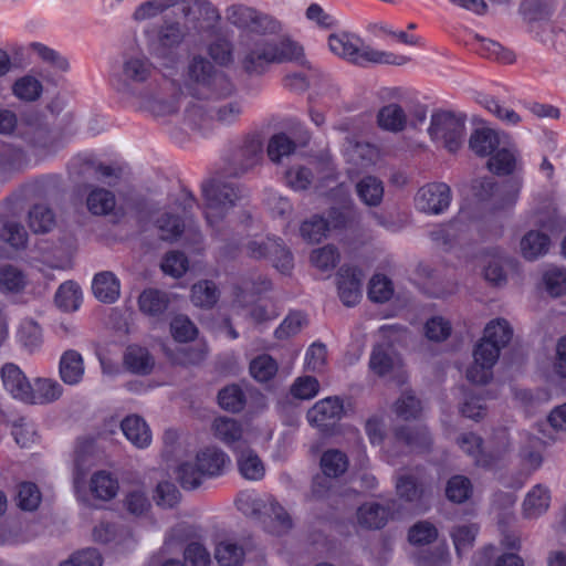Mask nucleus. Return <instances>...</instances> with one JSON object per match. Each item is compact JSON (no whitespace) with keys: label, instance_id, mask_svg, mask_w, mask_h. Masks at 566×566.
I'll list each match as a JSON object with an SVG mask.
<instances>
[{"label":"nucleus","instance_id":"f257e3e1","mask_svg":"<svg viewBox=\"0 0 566 566\" xmlns=\"http://www.w3.org/2000/svg\"><path fill=\"white\" fill-rule=\"evenodd\" d=\"M205 199L203 213L214 237L222 243L220 249L230 255L237 249L238 240L230 229L227 217L237 202L244 197V191L234 182H226L213 178L202 184Z\"/></svg>","mask_w":566,"mask_h":566},{"label":"nucleus","instance_id":"f03ea898","mask_svg":"<svg viewBox=\"0 0 566 566\" xmlns=\"http://www.w3.org/2000/svg\"><path fill=\"white\" fill-rule=\"evenodd\" d=\"M298 62L305 65L303 48L292 39L250 38L241 43L239 64L250 76L264 74L272 64Z\"/></svg>","mask_w":566,"mask_h":566},{"label":"nucleus","instance_id":"7ed1b4c3","mask_svg":"<svg viewBox=\"0 0 566 566\" xmlns=\"http://www.w3.org/2000/svg\"><path fill=\"white\" fill-rule=\"evenodd\" d=\"M184 76L185 87L193 102H216L235 93L230 77L200 54L189 59Z\"/></svg>","mask_w":566,"mask_h":566},{"label":"nucleus","instance_id":"20e7f679","mask_svg":"<svg viewBox=\"0 0 566 566\" xmlns=\"http://www.w3.org/2000/svg\"><path fill=\"white\" fill-rule=\"evenodd\" d=\"M328 45L333 53L360 66L367 64L405 65L410 59L391 52L380 51L366 45L360 38L352 33L331 34Z\"/></svg>","mask_w":566,"mask_h":566},{"label":"nucleus","instance_id":"39448f33","mask_svg":"<svg viewBox=\"0 0 566 566\" xmlns=\"http://www.w3.org/2000/svg\"><path fill=\"white\" fill-rule=\"evenodd\" d=\"M210 102H189L184 109V122L192 129H208L216 120L222 125L235 123L242 114V105L233 101L218 107L209 105Z\"/></svg>","mask_w":566,"mask_h":566},{"label":"nucleus","instance_id":"423d86ee","mask_svg":"<svg viewBox=\"0 0 566 566\" xmlns=\"http://www.w3.org/2000/svg\"><path fill=\"white\" fill-rule=\"evenodd\" d=\"M428 133L434 143L449 153H457L463 145L465 118L452 112H436L431 115Z\"/></svg>","mask_w":566,"mask_h":566},{"label":"nucleus","instance_id":"0eeeda50","mask_svg":"<svg viewBox=\"0 0 566 566\" xmlns=\"http://www.w3.org/2000/svg\"><path fill=\"white\" fill-rule=\"evenodd\" d=\"M263 159V144L256 136H248L233 149L229 159L227 172L239 177L258 166Z\"/></svg>","mask_w":566,"mask_h":566},{"label":"nucleus","instance_id":"6e6552de","mask_svg":"<svg viewBox=\"0 0 566 566\" xmlns=\"http://www.w3.org/2000/svg\"><path fill=\"white\" fill-rule=\"evenodd\" d=\"M154 70V64L144 54L125 55L116 90L122 93H133V86L148 81Z\"/></svg>","mask_w":566,"mask_h":566},{"label":"nucleus","instance_id":"1a4fd4ad","mask_svg":"<svg viewBox=\"0 0 566 566\" xmlns=\"http://www.w3.org/2000/svg\"><path fill=\"white\" fill-rule=\"evenodd\" d=\"M184 32L177 22L160 28L157 39L151 42L150 54L161 62L164 67H172L178 61L176 48L182 42Z\"/></svg>","mask_w":566,"mask_h":566},{"label":"nucleus","instance_id":"9d476101","mask_svg":"<svg viewBox=\"0 0 566 566\" xmlns=\"http://www.w3.org/2000/svg\"><path fill=\"white\" fill-rule=\"evenodd\" d=\"M513 336V329L504 318H496L488 323L484 328L483 337L475 345L479 357L483 354L491 359H499L501 350L506 347Z\"/></svg>","mask_w":566,"mask_h":566},{"label":"nucleus","instance_id":"9b49d317","mask_svg":"<svg viewBox=\"0 0 566 566\" xmlns=\"http://www.w3.org/2000/svg\"><path fill=\"white\" fill-rule=\"evenodd\" d=\"M452 192L444 182H430L422 186L416 197V208L428 214H441L450 206Z\"/></svg>","mask_w":566,"mask_h":566},{"label":"nucleus","instance_id":"f8f14e48","mask_svg":"<svg viewBox=\"0 0 566 566\" xmlns=\"http://www.w3.org/2000/svg\"><path fill=\"white\" fill-rule=\"evenodd\" d=\"M344 156L353 174L368 170L381 160V151L377 146L354 138H346Z\"/></svg>","mask_w":566,"mask_h":566},{"label":"nucleus","instance_id":"ddd939ff","mask_svg":"<svg viewBox=\"0 0 566 566\" xmlns=\"http://www.w3.org/2000/svg\"><path fill=\"white\" fill-rule=\"evenodd\" d=\"M368 365L378 377L401 378L402 376L401 358L388 343L373 347Z\"/></svg>","mask_w":566,"mask_h":566},{"label":"nucleus","instance_id":"4468645a","mask_svg":"<svg viewBox=\"0 0 566 566\" xmlns=\"http://www.w3.org/2000/svg\"><path fill=\"white\" fill-rule=\"evenodd\" d=\"M469 230L468 216L460 212L448 223L440 224L430 231L429 237L438 247L449 250L465 239Z\"/></svg>","mask_w":566,"mask_h":566},{"label":"nucleus","instance_id":"2eb2a0df","mask_svg":"<svg viewBox=\"0 0 566 566\" xmlns=\"http://www.w3.org/2000/svg\"><path fill=\"white\" fill-rule=\"evenodd\" d=\"M343 412L342 400L337 397H327L310 408L306 417L312 426L326 430L342 418Z\"/></svg>","mask_w":566,"mask_h":566},{"label":"nucleus","instance_id":"dca6fc26","mask_svg":"<svg viewBox=\"0 0 566 566\" xmlns=\"http://www.w3.org/2000/svg\"><path fill=\"white\" fill-rule=\"evenodd\" d=\"M363 274L356 268L342 266L337 273L338 295L346 306L356 305L361 297Z\"/></svg>","mask_w":566,"mask_h":566},{"label":"nucleus","instance_id":"f3484780","mask_svg":"<svg viewBox=\"0 0 566 566\" xmlns=\"http://www.w3.org/2000/svg\"><path fill=\"white\" fill-rule=\"evenodd\" d=\"M189 102L191 101H188V98L184 96L181 92L176 93L167 98L148 94L140 95L142 106L158 117L175 115L181 104L186 107Z\"/></svg>","mask_w":566,"mask_h":566},{"label":"nucleus","instance_id":"a211bd4d","mask_svg":"<svg viewBox=\"0 0 566 566\" xmlns=\"http://www.w3.org/2000/svg\"><path fill=\"white\" fill-rule=\"evenodd\" d=\"M4 389L15 399L25 402L30 389V381L19 366L7 363L0 370Z\"/></svg>","mask_w":566,"mask_h":566},{"label":"nucleus","instance_id":"6ab92c4d","mask_svg":"<svg viewBox=\"0 0 566 566\" xmlns=\"http://www.w3.org/2000/svg\"><path fill=\"white\" fill-rule=\"evenodd\" d=\"M549 505V489L543 484H536L525 495L522 504V515L526 520H536L547 512Z\"/></svg>","mask_w":566,"mask_h":566},{"label":"nucleus","instance_id":"aec40b11","mask_svg":"<svg viewBox=\"0 0 566 566\" xmlns=\"http://www.w3.org/2000/svg\"><path fill=\"white\" fill-rule=\"evenodd\" d=\"M212 430L217 439L231 447L235 452L245 446L242 439V426L235 419L229 417L216 418Z\"/></svg>","mask_w":566,"mask_h":566},{"label":"nucleus","instance_id":"412c9836","mask_svg":"<svg viewBox=\"0 0 566 566\" xmlns=\"http://www.w3.org/2000/svg\"><path fill=\"white\" fill-rule=\"evenodd\" d=\"M123 361L128 371L140 376L149 375L155 366V359L148 349L138 345L126 348Z\"/></svg>","mask_w":566,"mask_h":566},{"label":"nucleus","instance_id":"4be33fe9","mask_svg":"<svg viewBox=\"0 0 566 566\" xmlns=\"http://www.w3.org/2000/svg\"><path fill=\"white\" fill-rule=\"evenodd\" d=\"M390 516V510L376 502H367L357 510V521L360 526L368 530H379L386 525Z\"/></svg>","mask_w":566,"mask_h":566},{"label":"nucleus","instance_id":"5701e85b","mask_svg":"<svg viewBox=\"0 0 566 566\" xmlns=\"http://www.w3.org/2000/svg\"><path fill=\"white\" fill-rule=\"evenodd\" d=\"M63 392V387L53 379L39 378L34 386H30L27 403L44 405L57 400Z\"/></svg>","mask_w":566,"mask_h":566},{"label":"nucleus","instance_id":"b1692460","mask_svg":"<svg viewBox=\"0 0 566 566\" xmlns=\"http://www.w3.org/2000/svg\"><path fill=\"white\" fill-rule=\"evenodd\" d=\"M196 459L201 472L206 473L208 478L222 474L226 465L230 462L229 457L216 447L205 448L198 452Z\"/></svg>","mask_w":566,"mask_h":566},{"label":"nucleus","instance_id":"393cba45","mask_svg":"<svg viewBox=\"0 0 566 566\" xmlns=\"http://www.w3.org/2000/svg\"><path fill=\"white\" fill-rule=\"evenodd\" d=\"M262 524L269 533L274 535H282L292 527V521L286 511L271 497H269Z\"/></svg>","mask_w":566,"mask_h":566},{"label":"nucleus","instance_id":"a878e982","mask_svg":"<svg viewBox=\"0 0 566 566\" xmlns=\"http://www.w3.org/2000/svg\"><path fill=\"white\" fill-rule=\"evenodd\" d=\"M59 371L61 379L67 385H77L84 375V360L82 355L69 349L63 353L60 359Z\"/></svg>","mask_w":566,"mask_h":566},{"label":"nucleus","instance_id":"bb28decb","mask_svg":"<svg viewBox=\"0 0 566 566\" xmlns=\"http://www.w3.org/2000/svg\"><path fill=\"white\" fill-rule=\"evenodd\" d=\"M237 463L241 475L251 481H259L265 474V468L256 452L244 446L237 451Z\"/></svg>","mask_w":566,"mask_h":566},{"label":"nucleus","instance_id":"cd10ccee","mask_svg":"<svg viewBox=\"0 0 566 566\" xmlns=\"http://www.w3.org/2000/svg\"><path fill=\"white\" fill-rule=\"evenodd\" d=\"M92 290L103 303H114L119 297L120 284L113 272H101L94 276Z\"/></svg>","mask_w":566,"mask_h":566},{"label":"nucleus","instance_id":"c85d7f7f","mask_svg":"<svg viewBox=\"0 0 566 566\" xmlns=\"http://www.w3.org/2000/svg\"><path fill=\"white\" fill-rule=\"evenodd\" d=\"M500 145L499 134L491 128H478L469 138V148L479 157L491 156Z\"/></svg>","mask_w":566,"mask_h":566},{"label":"nucleus","instance_id":"c756f323","mask_svg":"<svg viewBox=\"0 0 566 566\" xmlns=\"http://www.w3.org/2000/svg\"><path fill=\"white\" fill-rule=\"evenodd\" d=\"M120 428L127 440L137 448H145L151 441L148 426L143 418L136 415L127 416L120 423Z\"/></svg>","mask_w":566,"mask_h":566},{"label":"nucleus","instance_id":"7c9ffc66","mask_svg":"<svg viewBox=\"0 0 566 566\" xmlns=\"http://www.w3.org/2000/svg\"><path fill=\"white\" fill-rule=\"evenodd\" d=\"M244 557L245 549L237 541L226 538L216 543L214 558L220 566H240Z\"/></svg>","mask_w":566,"mask_h":566},{"label":"nucleus","instance_id":"2f4dec72","mask_svg":"<svg viewBox=\"0 0 566 566\" xmlns=\"http://www.w3.org/2000/svg\"><path fill=\"white\" fill-rule=\"evenodd\" d=\"M516 161V149L501 144L500 147L490 156L486 166L490 171L499 176H505L515 170Z\"/></svg>","mask_w":566,"mask_h":566},{"label":"nucleus","instance_id":"473e14b6","mask_svg":"<svg viewBox=\"0 0 566 566\" xmlns=\"http://www.w3.org/2000/svg\"><path fill=\"white\" fill-rule=\"evenodd\" d=\"M395 438L411 450H428L432 443L431 436L426 427H399L395 430Z\"/></svg>","mask_w":566,"mask_h":566},{"label":"nucleus","instance_id":"72a5a7b5","mask_svg":"<svg viewBox=\"0 0 566 566\" xmlns=\"http://www.w3.org/2000/svg\"><path fill=\"white\" fill-rule=\"evenodd\" d=\"M549 237L541 231L531 230L521 239L522 255L530 261L547 253L549 248Z\"/></svg>","mask_w":566,"mask_h":566},{"label":"nucleus","instance_id":"f704fd0d","mask_svg":"<svg viewBox=\"0 0 566 566\" xmlns=\"http://www.w3.org/2000/svg\"><path fill=\"white\" fill-rule=\"evenodd\" d=\"M359 199L368 207H377L384 198V184L375 176H365L356 184Z\"/></svg>","mask_w":566,"mask_h":566},{"label":"nucleus","instance_id":"c9c22d12","mask_svg":"<svg viewBox=\"0 0 566 566\" xmlns=\"http://www.w3.org/2000/svg\"><path fill=\"white\" fill-rule=\"evenodd\" d=\"M377 122L382 129L398 133L406 128L407 115L400 105L392 103L379 109Z\"/></svg>","mask_w":566,"mask_h":566},{"label":"nucleus","instance_id":"e433bc0d","mask_svg":"<svg viewBox=\"0 0 566 566\" xmlns=\"http://www.w3.org/2000/svg\"><path fill=\"white\" fill-rule=\"evenodd\" d=\"M118 481L107 471L95 472L90 482L93 495L103 501L114 499L118 492Z\"/></svg>","mask_w":566,"mask_h":566},{"label":"nucleus","instance_id":"4c0bfd02","mask_svg":"<svg viewBox=\"0 0 566 566\" xmlns=\"http://www.w3.org/2000/svg\"><path fill=\"white\" fill-rule=\"evenodd\" d=\"M459 447L470 457L473 458L474 463L479 467L491 468L494 459L486 455L482 451V439L474 433H463L458 438Z\"/></svg>","mask_w":566,"mask_h":566},{"label":"nucleus","instance_id":"58836bf2","mask_svg":"<svg viewBox=\"0 0 566 566\" xmlns=\"http://www.w3.org/2000/svg\"><path fill=\"white\" fill-rule=\"evenodd\" d=\"M202 537V531L198 525L179 523L174 526L166 535L164 547L170 548L175 545L199 542Z\"/></svg>","mask_w":566,"mask_h":566},{"label":"nucleus","instance_id":"ea45409f","mask_svg":"<svg viewBox=\"0 0 566 566\" xmlns=\"http://www.w3.org/2000/svg\"><path fill=\"white\" fill-rule=\"evenodd\" d=\"M474 40L479 44L476 51L483 57L494 60L503 64H511L515 61V54L511 50L502 46L500 43L484 39L479 34L474 35Z\"/></svg>","mask_w":566,"mask_h":566},{"label":"nucleus","instance_id":"a19ab883","mask_svg":"<svg viewBox=\"0 0 566 566\" xmlns=\"http://www.w3.org/2000/svg\"><path fill=\"white\" fill-rule=\"evenodd\" d=\"M55 214L44 203L34 205L29 211V227L34 233H48L55 227Z\"/></svg>","mask_w":566,"mask_h":566},{"label":"nucleus","instance_id":"79ce46f5","mask_svg":"<svg viewBox=\"0 0 566 566\" xmlns=\"http://www.w3.org/2000/svg\"><path fill=\"white\" fill-rule=\"evenodd\" d=\"M155 226L158 230V235L163 241H176L182 234L185 230L184 220L174 213L164 212L155 221Z\"/></svg>","mask_w":566,"mask_h":566},{"label":"nucleus","instance_id":"37998d69","mask_svg":"<svg viewBox=\"0 0 566 566\" xmlns=\"http://www.w3.org/2000/svg\"><path fill=\"white\" fill-rule=\"evenodd\" d=\"M174 7H177L179 11H187L189 4L186 0H149L136 9L134 17L136 20H146Z\"/></svg>","mask_w":566,"mask_h":566},{"label":"nucleus","instance_id":"c03bdc74","mask_svg":"<svg viewBox=\"0 0 566 566\" xmlns=\"http://www.w3.org/2000/svg\"><path fill=\"white\" fill-rule=\"evenodd\" d=\"M473 358L474 361L467 371V378L473 384H486L492 378V368L497 359H491L486 354H483L481 358L475 348L473 350Z\"/></svg>","mask_w":566,"mask_h":566},{"label":"nucleus","instance_id":"a18cd8bd","mask_svg":"<svg viewBox=\"0 0 566 566\" xmlns=\"http://www.w3.org/2000/svg\"><path fill=\"white\" fill-rule=\"evenodd\" d=\"M167 294L154 289L145 290L138 298L139 310L150 316L164 313L168 306Z\"/></svg>","mask_w":566,"mask_h":566},{"label":"nucleus","instance_id":"49530a36","mask_svg":"<svg viewBox=\"0 0 566 566\" xmlns=\"http://www.w3.org/2000/svg\"><path fill=\"white\" fill-rule=\"evenodd\" d=\"M27 161V154L22 148L0 142V171L20 170Z\"/></svg>","mask_w":566,"mask_h":566},{"label":"nucleus","instance_id":"de8ad7c7","mask_svg":"<svg viewBox=\"0 0 566 566\" xmlns=\"http://www.w3.org/2000/svg\"><path fill=\"white\" fill-rule=\"evenodd\" d=\"M81 301V289L76 283L71 281L61 284L55 293L56 305L65 312L76 311L80 307Z\"/></svg>","mask_w":566,"mask_h":566},{"label":"nucleus","instance_id":"09e8293b","mask_svg":"<svg viewBox=\"0 0 566 566\" xmlns=\"http://www.w3.org/2000/svg\"><path fill=\"white\" fill-rule=\"evenodd\" d=\"M27 285V277L18 268L7 264L0 266V291L20 293Z\"/></svg>","mask_w":566,"mask_h":566},{"label":"nucleus","instance_id":"8fccbe9b","mask_svg":"<svg viewBox=\"0 0 566 566\" xmlns=\"http://www.w3.org/2000/svg\"><path fill=\"white\" fill-rule=\"evenodd\" d=\"M86 203L93 214L104 216L113 211L116 201L112 191L96 188L88 193Z\"/></svg>","mask_w":566,"mask_h":566},{"label":"nucleus","instance_id":"3c124183","mask_svg":"<svg viewBox=\"0 0 566 566\" xmlns=\"http://www.w3.org/2000/svg\"><path fill=\"white\" fill-rule=\"evenodd\" d=\"M29 50L36 54L42 62L51 65L60 72H67L70 70L69 60L54 49L43 43L31 42L29 44Z\"/></svg>","mask_w":566,"mask_h":566},{"label":"nucleus","instance_id":"603ef678","mask_svg":"<svg viewBox=\"0 0 566 566\" xmlns=\"http://www.w3.org/2000/svg\"><path fill=\"white\" fill-rule=\"evenodd\" d=\"M421 411V401L412 391H403L394 403V412L402 420L417 419Z\"/></svg>","mask_w":566,"mask_h":566},{"label":"nucleus","instance_id":"864d4df0","mask_svg":"<svg viewBox=\"0 0 566 566\" xmlns=\"http://www.w3.org/2000/svg\"><path fill=\"white\" fill-rule=\"evenodd\" d=\"M348 460L345 453L338 450H327L321 458V468L325 476L337 478L346 472Z\"/></svg>","mask_w":566,"mask_h":566},{"label":"nucleus","instance_id":"5fc2aeb1","mask_svg":"<svg viewBox=\"0 0 566 566\" xmlns=\"http://www.w3.org/2000/svg\"><path fill=\"white\" fill-rule=\"evenodd\" d=\"M555 0H523L520 6V13L527 22L541 21L552 12Z\"/></svg>","mask_w":566,"mask_h":566},{"label":"nucleus","instance_id":"6e6d98bb","mask_svg":"<svg viewBox=\"0 0 566 566\" xmlns=\"http://www.w3.org/2000/svg\"><path fill=\"white\" fill-rule=\"evenodd\" d=\"M43 86L41 82L31 75L18 78L12 86L13 95L27 102L36 101L41 96Z\"/></svg>","mask_w":566,"mask_h":566},{"label":"nucleus","instance_id":"4d7b16f0","mask_svg":"<svg viewBox=\"0 0 566 566\" xmlns=\"http://www.w3.org/2000/svg\"><path fill=\"white\" fill-rule=\"evenodd\" d=\"M296 145L286 134L273 135L268 143V156L273 163H280L282 158L289 157L295 151Z\"/></svg>","mask_w":566,"mask_h":566},{"label":"nucleus","instance_id":"13d9d810","mask_svg":"<svg viewBox=\"0 0 566 566\" xmlns=\"http://www.w3.org/2000/svg\"><path fill=\"white\" fill-rule=\"evenodd\" d=\"M473 492L471 481L463 475H454L449 479L446 486V496L453 503H464Z\"/></svg>","mask_w":566,"mask_h":566},{"label":"nucleus","instance_id":"bf43d9fd","mask_svg":"<svg viewBox=\"0 0 566 566\" xmlns=\"http://www.w3.org/2000/svg\"><path fill=\"white\" fill-rule=\"evenodd\" d=\"M220 407L230 412H239L245 406V395L238 385H229L218 394Z\"/></svg>","mask_w":566,"mask_h":566},{"label":"nucleus","instance_id":"052dcab7","mask_svg":"<svg viewBox=\"0 0 566 566\" xmlns=\"http://www.w3.org/2000/svg\"><path fill=\"white\" fill-rule=\"evenodd\" d=\"M479 527L475 524H463L455 526L451 536L459 556L472 548Z\"/></svg>","mask_w":566,"mask_h":566},{"label":"nucleus","instance_id":"680f3d73","mask_svg":"<svg viewBox=\"0 0 566 566\" xmlns=\"http://www.w3.org/2000/svg\"><path fill=\"white\" fill-rule=\"evenodd\" d=\"M219 297L216 284L211 281H201L191 289V301L196 306L211 307Z\"/></svg>","mask_w":566,"mask_h":566},{"label":"nucleus","instance_id":"e2e57ef3","mask_svg":"<svg viewBox=\"0 0 566 566\" xmlns=\"http://www.w3.org/2000/svg\"><path fill=\"white\" fill-rule=\"evenodd\" d=\"M461 413L475 421L484 418L486 415L484 390L479 389L476 392L467 394L461 406Z\"/></svg>","mask_w":566,"mask_h":566},{"label":"nucleus","instance_id":"0e129e2a","mask_svg":"<svg viewBox=\"0 0 566 566\" xmlns=\"http://www.w3.org/2000/svg\"><path fill=\"white\" fill-rule=\"evenodd\" d=\"M208 478L206 473L201 472L198 462H185L177 469V479L185 490H195L201 485L202 480Z\"/></svg>","mask_w":566,"mask_h":566},{"label":"nucleus","instance_id":"69168bd1","mask_svg":"<svg viewBox=\"0 0 566 566\" xmlns=\"http://www.w3.org/2000/svg\"><path fill=\"white\" fill-rule=\"evenodd\" d=\"M276 373L277 363L270 355H260L250 364V374L258 381H268L272 379Z\"/></svg>","mask_w":566,"mask_h":566},{"label":"nucleus","instance_id":"338daca9","mask_svg":"<svg viewBox=\"0 0 566 566\" xmlns=\"http://www.w3.org/2000/svg\"><path fill=\"white\" fill-rule=\"evenodd\" d=\"M546 291L554 297L566 294V269L558 266L548 268L543 275Z\"/></svg>","mask_w":566,"mask_h":566},{"label":"nucleus","instance_id":"774afa93","mask_svg":"<svg viewBox=\"0 0 566 566\" xmlns=\"http://www.w3.org/2000/svg\"><path fill=\"white\" fill-rule=\"evenodd\" d=\"M184 559L187 566H210L212 562L210 552L200 541L185 546Z\"/></svg>","mask_w":566,"mask_h":566}]
</instances>
